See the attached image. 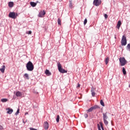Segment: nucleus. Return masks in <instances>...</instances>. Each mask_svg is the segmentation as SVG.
<instances>
[{
    "mask_svg": "<svg viewBox=\"0 0 130 130\" xmlns=\"http://www.w3.org/2000/svg\"><path fill=\"white\" fill-rule=\"evenodd\" d=\"M4 128L3 127V126H2L1 125H0V130L3 129Z\"/></svg>",
    "mask_w": 130,
    "mask_h": 130,
    "instance_id": "nucleus-35",
    "label": "nucleus"
},
{
    "mask_svg": "<svg viewBox=\"0 0 130 130\" xmlns=\"http://www.w3.org/2000/svg\"><path fill=\"white\" fill-rule=\"evenodd\" d=\"M20 112V109H17V112L15 113V115H18L19 114V113Z\"/></svg>",
    "mask_w": 130,
    "mask_h": 130,
    "instance_id": "nucleus-29",
    "label": "nucleus"
},
{
    "mask_svg": "<svg viewBox=\"0 0 130 130\" xmlns=\"http://www.w3.org/2000/svg\"><path fill=\"white\" fill-rule=\"evenodd\" d=\"M23 78L26 79V80H29V74L25 73L23 75Z\"/></svg>",
    "mask_w": 130,
    "mask_h": 130,
    "instance_id": "nucleus-15",
    "label": "nucleus"
},
{
    "mask_svg": "<svg viewBox=\"0 0 130 130\" xmlns=\"http://www.w3.org/2000/svg\"><path fill=\"white\" fill-rule=\"evenodd\" d=\"M29 129H30V130H37V129L34 128H32V127L29 128Z\"/></svg>",
    "mask_w": 130,
    "mask_h": 130,
    "instance_id": "nucleus-34",
    "label": "nucleus"
},
{
    "mask_svg": "<svg viewBox=\"0 0 130 130\" xmlns=\"http://www.w3.org/2000/svg\"><path fill=\"white\" fill-rule=\"evenodd\" d=\"M23 123H24V124H25V121H23Z\"/></svg>",
    "mask_w": 130,
    "mask_h": 130,
    "instance_id": "nucleus-37",
    "label": "nucleus"
},
{
    "mask_svg": "<svg viewBox=\"0 0 130 130\" xmlns=\"http://www.w3.org/2000/svg\"><path fill=\"white\" fill-rule=\"evenodd\" d=\"M5 70H6V66H5V65H3L2 67L0 69L1 73H5Z\"/></svg>",
    "mask_w": 130,
    "mask_h": 130,
    "instance_id": "nucleus-13",
    "label": "nucleus"
},
{
    "mask_svg": "<svg viewBox=\"0 0 130 130\" xmlns=\"http://www.w3.org/2000/svg\"><path fill=\"white\" fill-rule=\"evenodd\" d=\"M1 101H2V102H3V103H5V102H7V101H8V99H1Z\"/></svg>",
    "mask_w": 130,
    "mask_h": 130,
    "instance_id": "nucleus-22",
    "label": "nucleus"
},
{
    "mask_svg": "<svg viewBox=\"0 0 130 130\" xmlns=\"http://www.w3.org/2000/svg\"><path fill=\"white\" fill-rule=\"evenodd\" d=\"M127 50H130V44H128L126 46Z\"/></svg>",
    "mask_w": 130,
    "mask_h": 130,
    "instance_id": "nucleus-25",
    "label": "nucleus"
},
{
    "mask_svg": "<svg viewBox=\"0 0 130 130\" xmlns=\"http://www.w3.org/2000/svg\"><path fill=\"white\" fill-rule=\"evenodd\" d=\"M94 109H93V107L90 108L88 110H87V112H92Z\"/></svg>",
    "mask_w": 130,
    "mask_h": 130,
    "instance_id": "nucleus-21",
    "label": "nucleus"
},
{
    "mask_svg": "<svg viewBox=\"0 0 130 130\" xmlns=\"http://www.w3.org/2000/svg\"><path fill=\"white\" fill-rule=\"evenodd\" d=\"M120 26H121V21L120 20H119L117 22L116 27L117 29H119L120 28Z\"/></svg>",
    "mask_w": 130,
    "mask_h": 130,
    "instance_id": "nucleus-12",
    "label": "nucleus"
},
{
    "mask_svg": "<svg viewBox=\"0 0 130 130\" xmlns=\"http://www.w3.org/2000/svg\"><path fill=\"white\" fill-rule=\"evenodd\" d=\"M57 23H58V25H61V21H60V18H58Z\"/></svg>",
    "mask_w": 130,
    "mask_h": 130,
    "instance_id": "nucleus-27",
    "label": "nucleus"
},
{
    "mask_svg": "<svg viewBox=\"0 0 130 130\" xmlns=\"http://www.w3.org/2000/svg\"><path fill=\"white\" fill-rule=\"evenodd\" d=\"M122 73L123 75H125L126 74V71H125V68H124V67L122 68Z\"/></svg>",
    "mask_w": 130,
    "mask_h": 130,
    "instance_id": "nucleus-23",
    "label": "nucleus"
},
{
    "mask_svg": "<svg viewBox=\"0 0 130 130\" xmlns=\"http://www.w3.org/2000/svg\"><path fill=\"white\" fill-rule=\"evenodd\" d=\"M87 22H88V20H87V18H85L84 21V25H86L87 24Z\"/></svg>",
    "mask_w": 130,
    "mask_h": 130,
    "instance_id": "nucleus-30",
    "label": "nucleus"
},
{
    "mask_svg": "<svg viewBox=\"0 0 130 130\" xmlns=\"http://www.w3.org/2000/svg\"><path fill=\"white\" fill-rule=\"evenodd\" d=\"M45 14H46V13L45 12V11L44 10L41 11L39 12V14H38V16L39 18H43V17H44V16L45 15Z\"/></svg>",
    "mask_w": 130,
    "mask_h": 130,
    "instance_id": "nucleus-8",
    "label": "nucleus"
},
{
    "mask_svg": "<svg viewBox=\"0 0 130 130\" xmlns=\"http://www.w3.org/2000/svg\"><path fill=\"white\" fill-rule=\"evenodd\" d=\"M126 37H125V36H122V39L121 41V44L122 46H125V45H126Z\"/></svg>",
    "mask_w": 130,
    "mask_h": 130,
    "instance_id": "nucleus-5",
    "label": "nucleus"
},
{
    "mask_svg": "<svg viewBox=\"0 0 130 130\" xmlns=\"http://www.w3.org/2000/svg\"><path fill=\"white\" fill-rule=\"evenodd\" d=\"M26 70L28 72H32L34 70V65L31 61H29L26 64Z\"/></svg>",
    "mask_w": 130,
    "mask_h": 130,
    "instance_id": "nucleus-1",
    "label": "nucleus"
},
{
    "mask_svg": "<svg viewBox=\"0 0 130 130\" xmlns=\"http://www.w3.org/2000/svg\"><path fill=\"white\" fill-rule=\"evenodd\" d=\"M84 117H85V118H87L88 117V114H84Z\"/></svg>",
    "mask_w": 130,
    "mask_h": 130,
    "instance_id": "nucleus-33",
    "label": "nucleus"
},
{
    "mask_svg": "<svg viewBox=\"0 0 130 130\" xmlns=\"http://www.w3.org/2000/svg\"><path fill=\"white\" fill-rule=\"evenodd\" d=\"M45 74L46 75H47V76H50L51 75V73L50 72H49V70H46L45 71Z\"/></svg>",
    "mask_w": 130,
    "mask_h": 130,
    "instance_id": "nucleus-18",
    "label": "nucleus"
},
{
    "mask_svg": "<svg viewBox=\"0 0 130 130\" xmlns=\"http://www.w3.org/2000/svg\"><path fill=\"white\" fill-rule=\"evenodd\" d=\"M8 6H9V8H13L14 7V2H10L8 3Z\"/></svg>",
    "mask_w": 130,
    "mask_h": 130,
    "instance_id": "nucleus-14",
    "label": "nucleus"
},
{
    "mask_svg": "<svg viewBox=\"0 0 130 130\" xmlns=\"http://www.w3.org/2000/svg\"><path fill=\"white\" fill-rule=\"evenodd\" d=\"M100 103L102 106H105V105H104V102H103V100H101L100 101Z\"/></svg>",
    "mask_w": 130,
    "mask_h": 130,
    "instance_id": "nucleus-24",
    "label": "nucleus"
},
{
    "mask_svg": "<svg viewBox=\"0 0 130 130\" xmlns=\"http://www.w3.org/2000/svg\"><path fill=\"white\" fill-rule=\"evenodd\" d=\"M101 0H94L93 1V5L96 7H98V6H100L101 5Z\"/></svg>",
    "mask_w": 130,
    "mask_h": 130,
    "instance_id": "nucleus-7",
    "label": "nucleus"
},
{
    "mask_svg": "<svg viewBox=\"0 0 130 130\" xmlns=\"http://www.w3.org/2000/svg\"><path fill=\"white\" fill-rule=\"evenodd\" d=\"M17 16H18V13L15 12H10L9 14V18H12V19H16Z\"/></svg>",
    "mask_w": 130,
    "mask_h": 130,
    "instance_id": "nucleus-6",
    "label": "nucleus"
},
{
    "mask_svg": "<svg viewBox=\"0 0 130 130\" xmlns=\"http://www.w3.org/2000/svg\"><path fill=\"white\" fill-rule=\"evenodd\" d=\"M26 114H28V113H25V115H26Z\"/></svg>",
    "mask_w": 130,
    "mask_h": 130,
    "instance_id": "nucleus-38",
    "label": "nucleus"
},
{
    "mask_svg": "<svg viewBox=\"0 0 130 130\" xmlns=\"http://www.w3.org/2000/svg\"><path fill=\"white\" fill-rule=\"evenodd\" d=\"M30 5L31 7H33V8H34V7H36V6H37V3L35 2H30Z\"/></svg>",
    "mask_w": 130,
    "mask_h": 130,
    "instance_id": "nucleus-16",
    "label": "nucleus"
},
{
    "mask_svg": "<svg viewBox=\"0 0 130 130\" xmlns=\"http://www.w3.org/2000/svg\"><path fill=\"white\" fill-rule=\"evenodd\" d=\"M92 108L94 110L95 109H100V107H99V106L98 105H94V106L92 107Z\"/></svg>",
    "mask_w": 130,
    "mask_h": 130,
    "instance_id": "nucleus-20",
    "label": "nucleus"
},
{
    "mask_svg": "<svg viewBox=\"0 0 130 130\" xmlns=\"http://www.w3.org/2000/svg\"><path fill=\"white\" fill-rule=\"evenodd\" d=\"M57 63L58 70L60 73H61V74H65V73L68 72L67 71L62 69V68L61 67V64H60V62H58Z\"/></svg>",
    "mask_w": 130,
    "mask_h": 130,
    "instance_id": "nucleus-3",
    "label": "nucleus"
},
{
    "mask_svg": "<svg viewBox=\"0 0 130 130\" xmlns=\"http://www.w3.org/2000/svg\"><path fill=\"white\" fill-rule=\"evenodd\" d=\"M104 17L105 19H107L108 18V15L106 14L104 15Z\"/></svg>",
    "mask_w": 130,
    "mask_h": 130,
    "instance_id": "nucleus-32",
    "label": "nucleus"
},
{
    "mask_svg": "<svg viewBox=\"0 0 130 130\" xmlns=\"http://www.w3.org/2000/svg\"><path fill=\"white\" fill-rule=\"evenodd\" d=\"M103 120H104V123L106 125H108V121H107V119H108V116H107V112L106 113H103Z\"/></svg>",
    "mask_w": 130,
    "mask_h": 130,
    "instance_id": "nucleus-4",
    "label": "nucleus"
},
{
    "mask_svg": "<svg viewBox=\"0 0 130 130\" xmlns=\"http://www.w3.org/2000/svg\"><path fill=\"white\" fill-rule=\"evenodd\" d=\"M109 62V57H107L105 59V62L106 64H108Z\"/></svg>",
    "mask_w": 130,
    "mask_h": 130,
    "instance_id": "nucleus-19",
    "label": "nucleus"
},
{
    "mask_svg": "<svg viewBox=\"0 0 130 130\" xmlns=\"http://www.w3.org/2000/svg\"><path fill=\"white\" fill-rule=\"evenodd\" d=\"M13 109H10V108H8V111H7V113L8 114H12V113H13Z\"/></svg>",
    "mask_w": 130,
    "mask_h": 130,
    "instance_id": "nucleus-17",
    "label": "nucleus"
},
{
    "mask_svg": "<svg viewBox=\"0 0 130 130\" xmlns=\"http://www.w3.org/2000/svg\"><path fill=\"white\" fill-rule=\"evenodd\" d=\"M69 7L70 8H72V7H73V3L72 2V1H70Z\"/></svg>",
    "mask_w": 130,
    "mask_h": 130,
    "instance_id": "nucleus-28",
    "label": "nucleus"
},
{
    "mask_svg": "<svg viewBox=\"0 0 130 130\" xmlns=\"http://www.w3.org/2000/svg\"><path fill=\"white\" fill-rule=\"evenodd\" d=\"M26 34H28V35L32 34V31L29 30L28 31H26Z\"/></svg>",
    "mask_w": 130,
    "mask_h": 130,
    "instance_id": "nucleus-31",
    "label": "nucleus"
},
{
    "mask_svg": "<svg viewBox=\"0 0 130 130\" xmlns=\"http://www.w3.org/2000/svg\"><path fill=\"white\" fill-rule=\"evenodd\" d=\"M91 95L92 97H94L96 93H95V88L94 87H92L91 88Z\"/></svg>",
    "mask_w": 130,
    "mask_h": 130,
    "instance_id": "nucleus-9",
    "label": "nucleus"
},
{
    "mask_svg": "<svg viewBox=\"0 0 130 130\" xmlns=\"http://www.w3.org/2000/svg\"><path fill=\"white\" fill-rule=\"evenodd\" d=\"M44 126L45 129H48V128L49 127V124H48V122H47V121H46L44 123Z\"/></svg>",
    "mask_w": 130,
    "mask_h": 130,
    "instance_id": "nucleus-10",
    "label": "nucleus"
},
{
    "mask_svg": "<svg viewBox=\"0 0 130 130\" xmlns=\"http://www.w3.org/2000/svg\"><path fill=\"white\" fill-rule=\"evenodd\" d=\"M119 65L121 67H123L126 63H127V61L125 60V58H124V57H120L119 58Z\"/></svg>",
    "mask_w": 130,
    "mask_h": 130,
    "instance_id": "nucleus-2",
    "label": "nucleus"
},
{
    "mask_svg": "<svg viewBox=\"0 0 130 130\" xmlns=\"http://www.w3.org/2000/svg\"><path fill=\"white\" fill-rule=\"evenodd\" d=\"M80 85L79 84H78L77 88H80Z\"/></svg>",
    "mask_w": 130,
    "mask_h": 130,
    "instance_id": "nucleus-36",
    "label": "nucleus"
},
{
    "mask_svg": "<svg viewBox=\"0 0 130 130\" xmlns=\"http://www.w3.org/2000/svg\"><path fill=\"white\" fill-rule=\"evenodd\" d=\"M56 120L57 122H59V115H58L57 116V118H56Z\"/></svg>",
    "mask_w": 130,
    "mask_h": 130,
    "instance_id": "nucleus-26",
    "label": "nucleus"
},
{
    "mask_svg": "<svg viewBox=\"0 0 130 130\" xmlns=\"http://www.w3.org/2000/svg\"><path fill=\"white\" fill-rule=\"evenodd\" d=\"M16 96L17 97H22L23 96V94H22L21 92L18 91L16 93Z\"/></svg>",
    "mask_w": 130,
    "mask_h": 130,
    "instance_id": "nucleus-11",
    "label": "nucleus"
}]
</instances>
